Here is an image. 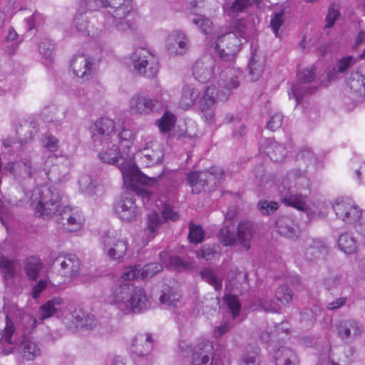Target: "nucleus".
Segmentation results:
<instances>
[{"label": "nucleus", "instance_id": "nucleus-1", "mask_svg": "<svg viewBox=\"0 0 365 365\" xmlns=\"http://www.w3.org/2000/svg\"><path fill=\"white\" fill-rule=\"evenodd\" d=\"M105 144L104 148L98 153L99 159L106 163L116 165L121 171L125 183H128L136 195L141 197L143 202L145 204L150 200L151 192L140 185H153L157 182L156 177H148L140 172L138 168L120 155L115 143Z\"/></svg>", "mask_w": 365, "mask_h": 365}, {"label": "nucleus", "instance_id": "nucleus-2", "mask_svg": "<svg viewBox=\"0 0 365 365\" xmlns=\"http://www.w3.org/2000/svg\"><path fill=\"white\" fill-rule=\"evenodd\" d=\"M307 173L302 169H292L279 187V194L282 203L298 210H304V197L311 192L312 182Z\"/></svg>", "mask_w": 365, "mask_h": 365}, {"label": "nucleus", "instance_id": "nucleus-3", "mask_svg": "<svg viewBox=\"0 0 365 365\" xmlns=\"http://www.w3.org/2000/svg\"><path fill=\"white\" fill-rule=\"evenodd\" d=\"M35 213L43 219L53 217L61 206L62 193L53 185L36 187L31 197Z\"/></svg>", "mask_w": 365, "mask_h": 365}, {"label": "nucleus", "instance_id": "nucleus-4", "mask_svg": "<svg viewBox=\"0 0 365 365\" xmlns=\"http://www.w3.org/2000/svg\"><path fill=\"white\" fill-rule=\"evenodd\" d=\"M246 29L245 21L237 19L229 31L218 37L215 50L221 59L230 61L235 58L242 44L241 38H245Z\"/></svg>", "mask_w": 365, "mask_h": 365}, {"label": "nucleus", "instance_id": "nucleus-5", "mask_svg": "<svg viewBox=\"0 0 365 365\" xmlns=\"http://www.w3.org/2000/svg\"><path fill=\"white\" fill-rule=\"evenodd\" d=\"M223 174L222 168L213 166L206 170L188 173L187 180L192 187V192L198 194L201 191L210 192L212 190Z\"/></svg>", "mask_w": 365, "mask_h": 365}, {"label": "nucleus", "instance_id": "nucleus-6", "mask_svg": "<svg viewBox=\"0 0 365 365\" xmlns=\"http://www.w3.org/2000/svg\"><path fill=\"white\" fill-rule=\"evenodd\" d=\"M106 2L110 9V15L107 18L108 24L121 31L128 29L130 24L125 18L132 10L131 0H106Z\"/></svg>", "mask_w": 365, "mask_h": 365}, {"label": "nucleus", "instance_id": "nucleus-7", "mask_svg": "<svg viewBox=\"0 0 365 365\" xmlns=\"http://www.w3.org/2000/svg\"><path fill=\"white\" fill-rule=\"evenodd\" d=\"M332 209L336 217L346 224H355L362 217V210L349 197L336 198L332 205Z\"/></svg>", "mask_w": 365, "mask_h": 365}, {"label": "nucleus", "instance_id": "nucleus-8", "mask_svg": "<svg viewBox=\"0 0 365 365\" xmlns=\"http://www.w3.org/2000/svg\"><path fill=\"white\" fill-rule=\"evenodd\" d=\"M104 252L110 259H120L128 250L125 237L117 232H108L102 237Z\"/></svg>", "mask_w": 365, "mask_h": 365}, {"label": "nucleus", "instance_id": "nucleus-9", "mask_svg": "<svg viewBox=\"0 0 365 365\" xmlns=\"http://www.w3.org/2000/svg\"><path fill=\"white\" fill-rule=\"evenodd\" d=\"M130 60L134 70L147 78L154 77L158 71L157 63L147 49L137 48L131 54Z\"/></svg>", "mask_w": 365, "mask_h": 365}, {"label": "nucleus", "instance_id": "nucleus-10", "mask_svg": "<svg viewBox=\"0 0 365 365\" xmlns=\"http://www.w3.org/2000/svg\"><path fill=\"white\" fill-rule=\"evenodd\" d=\"M315 77L313 68L304 69L297 73V83L288 91L289 98L293 97L295 99L296 106L300 103L305 95L312 93L317 90V87L309 85L315 80Z\"/></svg>", "mask_w": 365, "mask_h": 365}, {"label": "nucleus", "instance_id": "nucleus-11", "mask_svg": "<svg viewBox=\"0 0 365 365\" xmlns=\"http://www.w3.org/2000/svg\"><path fill=\"white\" fill-rule=\"evenodd\" d=\"M58 272L66 279H72L80 274L81 262L78 257L73 254H61L53 261Z\"/></svg>", "mask_w": 365, "mask_h": 365}, {"label": "nucleus", "instance_id": "nucleus-12", "mask_svg": "<svg viewBox=\"0 0 365 365\" xmlns=\"http://www.w3.org/2000/svg\"><path fill=\"white\" fill-rule=\"evenodd\" d=\"M133 288L134 286L131 282L118 280L112 286L110 292L107 297L108 303L115 305L123 312L124 309H128L127 301L130 299Z\"/></svg>", "mask_w": 365, "mask_h": 365}, {"label": "nucleus", "instance_id": "nucleus-13", "mask_svg": "<svg viewBox=\"0 0 365 365\" xmlns=\"http://www.w3.org/2000/svg\"><path fill=\"white\" fill-rule=\"evenodd\" d=\"M115 128V123L110 118H101L97 120L91 128L93 140L103 145L113 143Z\"/></svg>", "mask_w": 365, "mask_h": 365}, {"label": "nucleus", "instance_id": "nucleus-14", "mask_svg": "<svg viewBox=\"0 0 365 365\" xmlns=\"http://www.w3.org/2000/svg\"><path fill=\"white\" fill-rule=\"evenodd\" d=\"M115 214L125 222H131L138 215V207L135 205V199L131 193H125L121 196L114 206Z\"/></svg>", "mask_w": 365, "mask_h": 365}, {"label": "nucleus", "instance_id": "nucleus-15", "mask_svg": "<svg viewBox=\"0 0 365 365\" xmlns=\"http://www.w3.org/2000/svg\"><path fill=\"white\" fill-rule=\"evenodd\" d=\"M129 299L126 304L128 309L123 311L125 314L140 313L150 307V299L141 287H134Z\"/></svg>", "mask_w": 365, "mask_h": 365}, {"label": "nucleus", "instance_id": "nucleus-16", "mask_svg": "<svg viewBox=\"0 0 365 365\" xmlns=\"http://www.w3.org/2000/svg\"><path fill=\"white\" fill-rule=\"evenodd\" d=\"M166 48L170 54L183 55L189 49V40L185 33L175 30L168 36Z\"/></svg>", "mask_w": 365, "mask_h": 365}, {"label": "nucleus", "instance_id": "nucleus-17", "mask_svg": "<svg viewBox=\"0 0 365 365\" xmlns=\"http://www.w3.org/2000/svg\"><path fill=\"white\" fill-rule=\"evenodd\" d=\"M95 64L93 59L76 55L72 58L71 68L76 77L88 80L93 74Z\"/></svg>", "mask_w": 365, "mask_h": 365}, {"label": "nucleus", "instance_id": "nucleus-18", "mask_svg": "<svg viewBox=\"0 0 365 365\" xmlns=\"http://www.w3.org/2000/svg\"><path fill=\"white\" fill-rule=\"evenodd\" d=\"M215 66V59L211 56H205L196 61L193 75L200 82L207 83L213 77Z\"/></svg>", "mask_w": 365, "mask_h": 365}, {"label": "nucleus", "instance_id": "nucleus-19", "mask_svg": "<svg viewBox=\"0 0 365 365\" xmlns=\"http://www.w3.org/2000/svg\"><path fill=\"white\" fill-rule=\"evenodd\" d=\"M227 293L223 297V300L230 309L232 318L235 319L239 316L241 310V304L237 294H242L243 291L241 287L234 286L232 281H229L225 286Z\"/></svg>", "mask_w": 365, "mask_h": 365}, {"label": "nucleus", "instance_id": "nucleus-20", "mask_svg": "<svg viewBox=\"0 0 365 365\" xmlns=\"http://www.w3.org/2000/svg\"><path fill=\"white\" fill-rule=\"evenodd\" d=\"M275 229L278 234L290 240H295L300 235L298 225L287 215L278 217L275 221Z\"/></svg>", "mask_w": 365, "mask_h": 365}, {"label": "nucleus", "instance_id": "nucleus-21", "mask_svg": "<svg viewBox=\"0 0 365 365\" xmlns=\"http://www.w3.org/2000/svg\"><path fill=\"white\" fill-rule=\"evenodd\" d=\"M158 101L148 96L136 95L130 100V111L133 114L148 115L152 113Z\"/></svg>", "mask_w": 365, "mask_h": 365}, {"label": "nucleus", "instance_id": "nucleus-22", "mask_svg": "<svg viewBox=\"0 0 365 365\" xmlns=\"http://www.w3.org/2000/svg\"><path fill=\"white\" fill-rule=\"evenodd\" d=\"M327 243L319 238L312 239L307 245L304 257L307 261L317 262L324 258L329 252Z\"/></svg>", "mask_w": 365, "mask_h": 365}, {"label": "nucleus", "instance_id": "nucleus-23", "mask_svg": "<svg viewBox=\"0 0 365 365\" xmlns=\"http://www.w3.org/2000/svg\"><path fill=\"white\" fill-rule=\"evenodd\" d=\"M215 103V88L207 87L200 101L202 118L208 124L214 121V107Z\"/></svg>", "mask_w": 365, "mask_h": 365}, {"label": "nucleus", "instance_id": "nucleus-24", "mask_svg": "<svg viewBox=\"0 0 365 365\" xmlns=\"http://www.w3.org/2000/svg\"><path fill=\"white\" fill-rule=\"evenodd\" d=\"M296 161L302 169L307 173H315L318 170L319 162L309 148L301 150L296 155Z\"/></svg>", "mask_w": 365, "mask_h": 365}, {"label": "nucleus", "instance_id": "nucleus-25", "mask_svg": "<svg viewBox=\"0 0 365 365\" xmlns=\"http://www.w3.org/2000/svg\"><path fill=\"white\" fill-rule=\"evenodd\" d=\"M153 339L148 333L138 334L133 339L131 352L137 356H148L153 349Z\"/></svg>", "mask_w": 365, "mask_h": 365}, {"label": "nucleus", "instance_id": "nucleus-26", "mask_svg": "<svg viewBox=\"0 0 365 365\" xmlns=\"http://www.w3.org/2000/svg\"><path fill=\"white\" fill-rule=\"evenodd\" d=\"M257 230V226L250 220L239 222L237 231V239L246 250L250 249V242Z\"/></svg>", "mask_w": 365, "mask_h": 365}, {"label": "nucleus", "instance_id": "nucleus-27", "mask_svg": "<svg viewBox=\"0 0 365 365\" xmlns=\"http://www.w3.org/2000/svg\"><path fill=\"white\" fill-rule=\"evenodd\" d=\"M71 319L76 329H92L96 325L93 314L82 309H76L71 313Z\"/></svg>", "mask_w": 365, "mask_h": 365}, {"label": "nucleus", "instance_id": "nucleus-28", "mask_svg": "<svg viewBox=\"0 0 365 365\" xmlns=\"http://www.w3.org/2000/svg\"><path fill=\"white\" fill-rule=\"evenodd\" d=\"M140 163L146 166L150 167L160 163L163 158V152L160 146L156 144L154 148L150 150L144 148L138 153Z\"/></svg>", "mask_w": 365, "mask_h": 365}, {"label": "nucleus", "instance_id": "nucleus-29", "mask_svg": "<svg viewBox=\"0 0 365 365\" xmlns=\"http://www.w3.org/2000/svg\"><path fill=\"white\" fill-rule=\"evenodd\" d=\"M64 300L61 297H53L47 301L40 307L39 317L41 320L58 314L62 312Z\"/></svg>", "mask_w": 365, "mask_h": 365}, {"label": "nucleus", "instance_id": "nucleus-30", "mask_svg": "<svg viewBox=\"0 0 365 365\" xmlns=\"http://www.w3.org/2000/svg\"><path fill=\"white\" fill-rule=\"evenodd\" d=\"M275 365H299L295 352L287 346L277 349L273 356Z\"/></svg>", "mask_w": 365, "mask_h": 365}, {"label": "nucleus", "instance_id": "nucleus-31", "mask_svg": "<svg viewBox=\"0 0 365 365\" xmlns=\"http://www.w3.org/2000/svg\"><path fill=\"white\" fill-rule=\"evenodd\" d=\"M81 190L86 195H101L104 192L103 187L89 175H83L78 180Z\"/></svg>", "mask_w": 365, "mask_h": 365}, {"label": "nucleus", "instance_id": "nucleus-32", "mask_svg": "<svg viewBox=\"0 0 365 365\" xmlns=\"http://www.w3.org/2000/svg\"><path fill=\"white\" fill-rule=\"evenodd\" d=\"M338 335L343 340L355 337L361 334V329L354 320L341 321L337 325Z\"/></svg>", "mask_w": 365, "mask_h": 365}, {"label": "nucleus", "instance_id": "nucleus-33", "mask_svg": "<svg viewBox=\"0 0 365 365\" xmlns=\"http://www.w3.org/2000/svg\"><path fill=\"white\" fill-rule=\"evenodd\" d=\"M16 341L13 336V327L11 324L0 330V354H8L14 349Z\"/></svg>", "mask_w": 365, "mask_h": 365}, {"label": "nucleus", "instance_id": "nucleus-34", "mask_svg": "<svg viewBox=\"0 0 365 365\" xmlns=\"http://www.w3.org/2000/svg\"><path fill=\"white\" fill-rule=\"evenodd\" d=\"M43 264L38 257H29L24 261V271L29 280L36 281Z\"/></svg>", "mask_w": 365, "mask_h": 365}, {"label": "nucleus", "instance_id": "nucleus-35", "mask_svg": "<svg viewBox=\"0 0 365 365\" xmlns=\"http://www.w3.org/2000/svg\"><path fill=\"white\" fill-rule=\"evenodd\" d=\"M73 23L76 30L86 36L96 37L98 35V32L93 26L90 25L88 17L86 14H77L75 16Z\"/></svg>", "mask_w": 365, "mask_h": 365}, {"label": "nucleus", "instance_id": "nucleus-36", "mask_svg": "<svg viewBox=\"0 0 365 365\" xmlns=\"http://www.w3.org/2000/svg\"><path fill=\"white\" fill-rule=\"evenodd\" d=\"M21 356L28 361H33L41 354L39 345L31 340H24L19 346Z\"/></svg>", "mask_w": 365, "mask_h": 365}, {"label": "nucleus", "instance_id": "nucleus-37", "mask_svg": "<svg viewBox=\"0 0 365 365\" xmlns=\"http://www.w3.org/2000/svg\"><path fill=\"white\" fill-rule=\"evenodd\" d=\"M233 68H226L220 74L218 85L220 88L231 91L238 87L239 81Z\"/></svg>", "mask_w": 365, "mask_h": 365}, {"label": "nucleus", "instance_id": "nucleus-38", "mask_svg": "<svg viewBox=\"0 0 365 365\" xmlns=\"http://www.w3.org/2000/svg\"><path fill=\"white\" fill-rule=\"evenodd\" d=\"M268 145L264 152L274 162L282 161L287 155L285 147L273 140H268Z\"/></svg>", "mask_w": 365, "mask_h": 365}, {"label": "nucleus", "instance_id": "nucleus-39", "mask_svg": "<svg viewBox=\"0 0 365 365\" xmlns=\"http://www.w3.org/2000/svg\"><path fill=\"white\" fill-rule=\"evenodd\" d=\"M324 284L326 289L331 294H341L345 281L341 274H336L326 278L324 281Z\"/></svg>", "mask_w": 365, "mask_h": 365}, {"label": "nucleus", "instance_id": "nucleus-40", "mask_svg": "<svg viewBox=\"0 0 365 365\" xmlns=\"http://www.w3.org/2000/svg\"><path fill=\"white\" fill-rule=\"evenodd\" d=\"M161 223L162 220L156 211L148 214L145 231L147 233L148 240H151L155 237Z\"/></svg>", "mask_w": 365, "mask_h": 365}, {"label": "nucleus", "instance_id": "nucleus-41", "mask_svg": "<svg viewBox=\"0 0 365 365\" xmlns=\"http://www.w3.org/2000/svg\"><path fill=\"white\" fill-rule=\"evenodd\" d=\"M68 173V168L67 163L61 165H53L51 168L47 170L45 168V174L48 180L53 182H60L63 180Z\"/></svg>", "mask_w": 365, "mask_h": 365}, {"label": "nucleus", "instance_id": "nucleus-42", "mask_svg": "<svg viewBox=\"0 0 365 365\" xmlns=\"http://www.w3.org/2000/svg\"><path fill=\"white\" fill-rule=\"evenodd\" d=\"M346 84L351 90L365 96V76L359 72H352L346 80Z\"/></svg>", "mask_w": 365, "mask_h": 365}, {"label": "nucleus", "instance_id": "nucleus-43", "mask_svg": "<svg viewBox=\"0 0 365 365\" xmlns=\"http://www.w3.org/2000/svg\"><path fill=\"white\" fill-rule=\"evenodd\" d=\"M199 91L195 88L186 86L184 87L179 106L182 109H187L192 107L199 96Z\"/></svg>", "mask_w": 365, "mask_h": 365}, {"label": "nucleus", "instance_id": "nucleus-44", "mask_svg": "<svg viewBox=\"0 0 365 365\" xmlns=\"http://www.w3.org/2000/svg\"><path fill=\"white\" fill-rule=\"evenodd\" d=\"M338 246L344 253L352 254L356 250V240L349 232H344L338 237Z\"/></svg>", "mask_w": 365, "mask_h": 365}, {"label": "nucleus", "instance_id": "nucleus-45", "mask_svg": "<svg viewBox=\"0 0 365 365\" xmlns=\"http://www.w3.org/2000/svg\"><path fill=\"white\" fill-rule=\"evenodd\" d=\"M3 309L6 314V322L5 327H7L11 324V325L13 327V335H14V332H15V327H14V323L12 322V319L21 318V317H23L24 312L22 309H21L18 307L16 304L11 303V302H8V303L5 302Z\"/></svg>", "mask_w": 365, "mask_h": 365}, {"label": "nucleus", "instance_id": "nucleus-46", "mask_svg": "<svg viewBox=\"0 0 365 365\" xmlns=\"http://www.w3.org/2000/svg\"><path fill=\"white\" fill-rule=\"evenodd\" d=\"M180 294L173 288L168 287L163 291L160 297L162 304L168 307H177L180 302Z\"/></svg>", "mask_w": 365, "mask_h": 365}, {"label": "nucleus", "instance_id": "nucleus-47", "mask_svg": "<svg viewBox=\"0 0 365 365\" xmlns=\"http://www.w3.org/2000/svg\"><path fill=\"white\" fill-rule=\"evenodd\" d=\"M21 41L22 38L17 34L13 28H10L5 37V42L7 43L6 52L9 56H12L16 52Z\"/></svg>", "mask_w": 365, "mask_h": 365}, {"label": "nucleus", "instance_id": "nucleus-48", "mask_svg": "<svg viewBox=\"0 0 365 365\" xmlns=\"http://www.w3.org/2000/svg\"><path fill=\"white\" fill-rule=\"evenodd\" d=\"M201 278L209 284L212 285L216 291L221 290L222 280L217 278L211 268H204L200 272Z\"/></svg>", "mask_w": 365, "mask_h": 365}, {"label": "nucleus", "instance_id": "nucleus-49", "mask_svg": "<svg viewBox=\"0 0 365 365\" xmlns=\"http://www.w3.org/2000/svg\"><path fill=\"white\" fill-rule=\"evenodd\" d=\"M218 237L225 246H232L236 245L237 242V235H235L234 228H230L227 225L220 229Z\"/></svg>", "mask_w": 365, "mask_h": 365}, {"label": "nucleus", "instance_id": "nucleus-50", "mask_svg": "<svg viewBox=\"0 0 365 365\" xmlns=\"http://www.w3.org/2000/svg\"><path fill=\"white\" fill-rule=\"evenodd\" d=\"M175 123V117L169 110H166L163 115L157 121V124L161 133L170 132L173 128Z\"/></svg>", "mask_w": 365, "mask_h": 365}, {"label": "nucleus", "instance_id": "nucleus-51", "mask_svg": "<svg viewBox=\"0 0 365 365\" xmlns=\"http://www.w3.org/2000/svg\"><path fill=\"white\" fill-rule=\"evenodd\" d=\"M17 168L19 169L18 177L21 178H32L36 169L33 166L30 160L23 159L18 162Z\"/></svg>", "mask_w": 365, "mask_h": 365}, {"label": "nucleus", "instance_id": "nucleus-52", "mask_svg": "<svg viewBox=\"0 0 365 365\" xmlns=\"http://www.w3.org/2000/svg\"><path fill=\"white\" fill-rule=\"evenodd\" d=\"M205 232L200 225H197L190 222L189 224L188 239L191 243L198 244L203 241Z\"/></svg>", "mask_w": 365, "mask_h": 365}, {"label": "nucleus", "instance_id": "nucleus-53", "mask_svg": "<svg viewBox=\"0 0 365 365\" xmlns=\"http://www.w3.org/2000/svg\"><path fill=\"white\" fill-rule=\"evenodd\" d=\"M58 108L56 105H49L44 108L43 114L45 118L50 122L61 123L64 118V113L58 115Z\"/></svg>", "mask_w": 365, "mask_h": 365}, {"label": "nucleus", "instance_id": "nucleus-54", "mask_svg": "<svg viewBox=\"0 0 365 365\" xmlns=\"http://www.w3.org/2000/svg\"><path fill=\"white\" fill-rule=\"evenodd\" d=\"M248 68H249V74L251 80L252 81H256L259 79L260 77L262 71H263V67L262 63H259L255 59V53H254L248 63Z\"/></svg>", "mask_w": 365, "mask_h": 365}, {"label": "nucleus", "instance_id": "nucleus-55", "mask_svg": "<svg viewBox=\"0 0 365 365\" xmlns=\"http://www.w3.org/2000/svg\"><path fill=\"white\" fill-rule=\"evenodd\" d=\"M257 210L264 215H269L279 208V205L275 201L260 200L257 205Z\"/></svg>", "mask_w": 365, "mask_h": 365}, {"label": "nucleus", "instance_id": "nucleus-56", "mask_svg": "<svg viewBox=\"0 0 365 365\" xmlns=\"http://www.w3.org/2000/svg\"><path fill=\"white\" fill-rule=\"evenodd\" d=\"M275 295L277 300L280 301L282 304H289L292 300V292L287 285L279 286L276 292Z\"/></svg>", "mask_w": 365, "mask_h": 365}, {"label": "nucleus", "instance_id": "nucleus-57", "mask_svg": "<svg viewBox=\"0 0 365 365\" xmlns=\"http://www.w3.org/2000/svg\"><path fill=\"white\" fill-rule=\"evenodd\" d=\"M163 269V266L160 263L152 262L145 264L141 272V277L143 279H148L153 277L157 273Z\"/></svg>", "mask_w": 365, "mask_h": 365}, {"label": "nucleus", "instance_id": "nucleus-58", "mask_svg": "<svg viewBox=\"0 0 365 365\" xmlns=\"http://www.w3.org/2000/svg\"><path fill=\"white\" fill-rule=\"evenodd\" d=\"M284 20L285 16L284 11L275 13L271 19L269 26L274 34V36L277 38H279V29L284 24Z\"/></svg>", "mask_w": 365, "mask_h": 365}, {"label": "nucleus", "instance_id": "nucleus-59", "mask_svg": "<svg viewBox=\"0 0 365 365\" xmlns=\"http://www.w3.org/2000/svg\"><path fill=\"white\" fill-rule=\"evenodd\" d=\"M192 21L202 33L207 34L210 32L212 23L206 17L202 15H196V16L192 18Z\"/></svg>", "mask_w": 365, "mask_h": 365}, {"label": "nucleus", "instance_id": "nucleus-60", "mask_svg": "<svg viewBox=\"0 0 365 365\" xmlns=\"http://www.w3.org/2000/svg\"><path fill=\"white\" fill-rule=\"evenodd\" d=\"M356 358V349L351 346H346L339 361L343 365L351 364Z\"/></svg>", "mask_w": 365, "mask_h": 365}, {"label": "nucleus", "instance_id": "nucleus-61", "mask_svg": "<svg viewBox=\"0 0 365 365\" xmlns=\"http://www.w3.org/2000/svg\"><path fill=\"white\" fill-rule=\"evenodd\" d=\"M0 269L6 279H11L14 277V271L12 262L4 257H0Z\"/></svg>", "mask_w": 365, "mask_h": 365}, {"label": "nucleus", "instance_id": "nucleus-62", "mask_svg": "<svg viewBox=\"0 0 365 365\" xmlns=\"http://www.w3.org/2000/svg\"><path fill=\"white\" fill-rule=\"evenodd\" d=\"M81 219L80 215L76 211L66 222L65 229L69 232L78 230L81 227Z\"/></svg>", "mask_w": 365, "mask_h": 365}, {"label": "nucleus", "instance_id": "nucleus-63", "mask_svg": "<svg viewBox=\"0 0 365 365\" xmlns=\"http://www.w3.org/2000/svg\"><path fill=\"white\" fill-rule=\"evenodd\" d=\"M259 307L266 312H277L279 309V305L272 299L267 297L259 298Z\"/></svg>", "mask_w": 365, "mask_h": 365}, {"label": "nucleus", "instance_id": "nucleus-64", "mask_svg": "<svg viewBox=\"0 0 365 365\" xmlns=\"http://www.w3.org/2000/svg\"><path fill=\"white\" fill-rule=\"evenodd\" d=\"M192 365H212V359L202 352H195L192 356Z\"/></svg>", "mask_w": 365, "mask_h": 365}]
</instances>
